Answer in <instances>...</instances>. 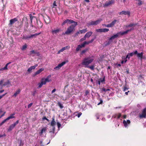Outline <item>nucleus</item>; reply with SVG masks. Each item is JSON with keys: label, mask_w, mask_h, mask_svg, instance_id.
Returning <instances> with one entry per match:
<instances>
[{"label": "nucleus", "mask_w": 146, "mask_h": 146, "mask_svg": "<svg viewBox=\"0 0 146 146\" xmlns=\"http://www.w3.org/2000/svg\"><path fill=\"white\" fill-rule=\"evenodd\" d=\"M73 23L74 24L71 25L68 28L67 30L64 33V35H69L75 31V28L77 25L78 23L77 22L74 21Z\"/></svg>", "instance_id": "f257e3e1"}, {"label": "nucleus", "mask_w": 146, "mask_h": 146, "mask_svg": "<svg viewBox=\"0 0 146 146\" xmlns=\"http://www.w3.org/2000/svg\"><path fill=\"white\" fill-rule=\"evenodd\" d=\"M51 76L49 75L47 76L46 78H42L41 79V82L40 83H38L39 88H41L43 85H45L46 82H49L51 81V80L49 79V78L51 77Z\"/></svg>", "instance_id": "f03ea898"}, {"label": "nucleus", "mask_w": 146, "mask_h": 146, "mask_svg": "<svg viewBox=\"0 0 146 146\" xmlns=\"http://www.w3.org/2000/svg\"><path fill=\"white\" fill-rule=\"evenodd\" d=\"M133 28H131L130 30H127L124 32H120L118 33L117 34L112 36L110 38V40H113L115 38H117L119 35H124L127 34L128 32L130 31L131 30L133 29Z\"/></svg>", "instance_id": "7ed1b4c3"}, {"label": "nucleus", "mask_w": 146, "mask_h": 146, "mask_svg": "<svg viewBox=\"0 0 146 146\" xmlns=\"http://www.w3.org/2000/svg\"><path fill=\"white\" fill-rule=\"evenodd\" d=\"M90 42V41H85L83 44L78 45L76 49V52H78L79 50H81L82 48L84 47L86 45L88 44Z\"/></svg>", "instance_id": "20e7f679"}, {"label": "nucleus", "mask_w": 146, "mask_h": 146, "mask_svg": "<svg viewBox=\"0 0 146 146\" xmlns=\"http://www.w3.org/2000/svg\"><path fill=\"white\" fill-rule=\"evenodd\" d=\"M91 63V59L87 58H85L84 59L82 64L83 65L88 66Z\"/></svg>", "instance_id": "39448f33"}, {"label": "nucleus", "mask_w": 146, "mask_h": 146, "mask_svg": "<svg viewBox=\"0 0 146 146\" xmlns=\"http://www.w3.org/2000/svg\"><path fill=\"white\" fill-rule=\"evenodd\" d=\"M41 16L43 17L44 21L46 24H48L50 23V19L49 17L47 16L46 14L43 15L41 14Z\"/></svg>", "instance_id": "423d86ee"}, {"label": "nucleus", "mask_w": 146, "mask_h": 146, "mask_svg": "<svg viewBox=\"0 0 146 146\" xmlns=\"http://www.w3.org/2000/svg\"><path fill=\"white\" fill-rule=\"evenodd\" d=\"M19 121L17 120L15 123L11 125L8 129V131H11L15 127L16 125L18 123Z\"/></svg>", "instance_id": "0eeeda50"}, {"label": "nucleus", "mask_w": 146, "mask_h": 146, "mask_svg": "<svg viewBox=\"0 0 146 146\" xmlns=\"http://www.w3.org/2000/svg\"><path fill=\"white\" fill-rule=\"evenodd\" d=\"M114 3V0H111L107 1L104 5V7H108Z\"/></svg>", "instance_id": "6e6552de"}, {"label": "nucleus", "mask_w": 146, "mask_h": 146, "mask_svg": "<svg viewBox=\"0 0 146 146\" xmlns=\"http://www.w3.org/2000/svg\"><path fill=\"white\" fill-rule=\"evenodd\" d=\"M117 20H115L112 21L110 23L107 25H104V26L107 27H113L116 23Z\"/></svg>", "instance_id": "1a4fd4ad"}, {"label": "nucleus", "mask_w": 146, "mask_h": 146, "mask_svg": "<svg viewBox=\"0 0 146 146\" xmlns=\"http://www.w3.org/2000/svg\"><path fill=\"white\" fill-rule=\"evenodd\" d=\"M74 21L71 19H67L66 20L64 21L62 23L61 25L62 26H63L66 23H69L70 24L74 23Z\"/></svg>", "instance_id": "9d476101"}, {"label": "nucleus", "mask_w": 146, "mask_h": 146, "mask_svg": "<svg viewBox=\"0 0 146 146\" xmlns=\"http://www.w3.org/2000/svg\"><path fill=\"white\" fill-rule=\"evenodd\" d=\"M36 25L38 29L41 28L43 26V23L40 20H38L36 19Z\"/></svg>", "instance_id": "9b49d317"}, {"label": "nucleus", "mask_w": 146, "mask_h": 146, "mask_svg": "<svg viewBox=\"0 0 146 146\" xmlns=\"http://www.w3.org/2000/svg\"><path fill=\"white\" fill-rule=\"evenodd\" d=\"M18 20L16 18H15L12 19L10 20V22L8 25L9 26H11L16 22Z\"/></svg>", "instance_id": "f8f14e48"}, {"label": "nucleus", "mask_w": 146, "mask_h": 146, "mask_svg": "<svg viewBox=\"0 0 146 146\" xmlns=\"http://www.w3.org/2000/svg\"><path fill=\"white\" fill-rule=\"evenodd\" d=\"M66 63V62L64 61L61 63L59 64L58 65L54 68V69L56 70L59 69L62 66H63Z\"/></svg>", "instance_id": "ddd939ff"}, {"label": "nucleus", "mask_w": 146, "mask_h": 146, "mask_svg": "<svg viewBox=\"0 0 146 146\" xmlns=\"http://www.w3.org/2000/svg\"><path fill=\"white\" fill-rule=\"evenodd\" d=\"M33 28L36 29V27L34 26L32 24H31V27L29 28V30L30 32L32 33H34L36 31V30H34L33 29Z\"/></svg>", "instance_id": "4468645a"}, {"label": "nucleus", "mask_w": 146, "mask_h": 146, "mask_svg": "<svg viewBox=\"0 0 146 146\" xmlns=\"http://www.w3.org/2000/svg\"><path fill=\"white\" fill-rule=\"evenodd\" d=\"M146 114V109H145L142 112L141 114L139 116L141 118L145 117Z\"/></svg>", "instance_id": "2eb2a0df"}, {"label": "nucleus", "mask_w": 146, "mask_h": 146, "mask_svg": "<svg viewBox=\"0 0 146 146\" xmlns=\"http://www.w3.org/2000/svg\"><path fill=\"white\" fill-rule=\"evenodd\" d=\"M44 70V68H42L40 69L39 70H38L35 73L34 76H36L37 75L39 74L40 72H41L42 71H43Z\"/></svg>", "instance_id": "dca6fc26"}, {"label": "nucleus", "mask_w": 146, "mask_h": 146, "mask_svg": "<svg viewBox=\"0 0 146 146\" xmlns=\"http://www.w3.org/2000/svg\"><path fill=\"white\" fill-rule=\"evenodd\" d=\"M123 124L125 127H127L128 125H129L130 123V121L129 120H127L126 121L124 120L123 122Z\"/></svg>", "instance_id": "f3484780"}, {"label": "nucleus", "mask_w": 146, "mask_h": 146, "mask_svg": "<svg viewBox=\"0 0 146 146\" xmlns=\"http://www.w3.org/2000/svg\"><path fill=\"white\" fill-rule=\"evenodd\" d=\"M64 10L61 7H60L58 8V9H56V11L59 14H62Z\"/></svg>", "instance_id": "a211bd4d"}, {"label": "nucleus", "mask_w": 146, "mask_h": 146, "mask_svg": "<svg viewBox=\"0 0 146 146\" xmlns=\"http://www.w3.org/2000/svg\"><path fill=\"white\" fill-rule=\"evenodd\" d=\"M60 31V29H56L52 30V31L51 32L52 34L53 35L54 34H56L57 33H58Z\"/></svg>", "instance_id": "6ab92c4d"}, {"label": "nucleus", "mask_w": 146, "mask_h": 146, "mask_svg": "<svg viewBox=\"0 0 146 146\" xmlns=\"http://www.w3.org/2000/svg\"><path fill=\"white\" fill-rule=\"evenodd\" d=\"M11 63V62H8V63H7L6 65H5V67H4L0 69V70L2 71L3 70H7L8 69L7 66L8 65L10 64Z\"/></svg>", "instance_id": "aec40b11"}, {"label": "nucleus", "mask_w": 146, "mask_h": 146, "mask_svg": "<svg viewBox=\"0 0 146 146\" xmlns=\"http://www.w3.org/2000/svg\"><path fill=\"white\" fill-rule=\"evenodd\" d=\"M30 38V35H27L26 34L24 33L22 39H29Z\"/></svg>", "instance_id": "412c9836"}, {"label": "nucleus", "mask_w": 146, "mask_h": 146, "mask_svg": "<svg viewBox=\"0 0 146 146\" xmlns=\"http://www.w3.org/2000/svg\"><path fill=\"white\" fill-rule=\"evenodd\" d=\"M119 15H128L129 16L130 15V12L128 11H123L120 13H119Z\"/></svg>", "instance_id": "4be33fe9"}, {"label": "nucleus", "mask_w": 146, "mask_h": 146, "mask_svg": "<svg viewBox=\"0 0 146 146\" xmlns=\"http://www.w3.org/2000/svg\"><path fill=\"white\" fill-rule=\"evenodd\" d=\"M52 120L51 122L50 125L54 127L56 125V122L55 121L54 117H53L52 118Z\"/></svg>", "instance_id": "5701e85b"}, {"label": "nucleus", "mask_w": 146, "mask_h": 146, "mask_svg": "<svg viewBox=\"0 0 146 146\" xmlns=\"http://www.w3.org/2000/svg\"><path fill=\"white\" fill-rule=\"evenodd\" d=\"M102 20H98L92 22V25H96L99 24Z\"/></svg>", "instance_id": "b1692460"}, {"label": "nucleus", "mask_w": 146, "mask_h": 146, "mask_svg": "<svg viewBox=\"0 0 146 146\" xmlns=\"http://www.w3.org/2000/svg\"><path fill=\"white\" fill-rule=\"evenodd\" d=\"M21 92V90L20 89H18L17 90L15 93L13 95V97H16L17 95L19 94Z\"/></svg>", "instance_id": "393cba45"}, {"label": "nucleus", "mask_w": 146, "mask_h": 146, "mask_svg": "<svg viewBox=\"0 0 146 146\" xmlns=\"http://www.w3.org/2000/svg\"><path fill=\"white\" fill-rule=\"evenodd\" d=\"M40 34H41V33H36L32 35H30V38H32L34 37H36L38 35Z\"/></svg>", "instance_id": "a878e982"}, {"label": "nucleus", "mask_w": 146, "mask_h": 146, "mask_svg": "<svg viewBox=\"0 0 146 146\" xmlns=\"http://www.w3.org/2000/svg\"><path fill=\"white\" fill-rule=\"evenodd\" d=\"M46 127H44L42 129L40 132L39 133V134H40V135H42V133H43L45 132V131H46Z\"/></svg>", "instance_id": "bb28decb"}, {"label": "nucleus", "mask_w": 146, "mask_h": 146, "mask_svg": "<svg viewBox=\"0 0 146 146\" xmlns=\"http://www.w3.org/2000/svg\"><path fill=\"white\" fill-rule=\"evenodd\" d=\"M143 52L137 54V57L138 58H139L141 59H142L143 57Z\"/></svg>", "instance_id": "cd10ccee"}, {"label": "nucleus", "mask_w": 146, "mask_h": 146, "mask_svg": "<svg viewBox=\"0 0 146 146\" xmlns=\"http://www.w3.org/2000/svg\"><path fill=\"white\" fill-rule=\"evenodd\" d=\"M9 84H10V85H11V84L10 83V82L9 80H7V81L6 82H5L4 84H3L2 86H5L7 85H8Z\"/></svg>", "instance_id": "c85d7f7f"}, {"label": "nucleus", "mask_w": 146, "mask_h": 146, "mask_svg": "<svg viewBox=\"0 0 146 146\" xmlns=\"http://www.w3.org/2000/svg\"><path fill=\"white\" fill-rule=\"evenodd\" d=\"M91 35V33L90 32H89L87 33L84 36L86 38L89 37Z\"/></svg>", "instance_id": "c756f323"}, {"label": "nucleus", "mask_w": 146, "mask_h": 146, "mask_svg": "<svg viewBox=\"0 0 146 146\" xmlns=\"http://www.w3.org/2000/svg\"><path fill=\"white\" fill-rule=\"evenodd\" d=\"M79 31L81 34H82L83 33H85L87 31V30L86 29H84L82 30H79Z\"/></svg>", "instance_id": "7c9ffc66"}, {"label": "nucleus", "mask_w": 146, "mask_h": 146, "mask_svg": "<svg viewBox=\"0 0 146 146\" xmlns=\"http://www.w3.org/2000/svg\"><path fill=\"white\" fill-rule=\"evenodd\" d=\"M28 27V23L26 22L25 24L24 30L25 31H26Z\"/></svg>", "instance_id": "2f4dec72"}, {"label": "nucleus", "mask_w": 146, "mask_h": 146, "mask_svg": "<svg viewBox=\"0 0 146 146\" xmlns=\"http://www.w3.org/2000/svg\"><path fill=\"white\" fill-rule=\"evenodd\" d=\"M15 113H13V114H11V115L10 116L7 118L8 119V120H9L10 119H13V118H14L15 117V116H13L14 115H15Z\"/></svg>", "instance_id": "473e14b6"}, {"label": "nucleus", "mask_w": 146, "mask_h": 146, "mask_svg": "<svg viewBox=\"0 0 146 146\" xmlns=\"http://www.w3.org/2000/svg\"><path fill=\"white\" fill-rule=\"evenodd\" d=\"M58 106L60 107V109H62L64 108L63 104L60 102H58L57 103Z\"/></svg>", "instance_id": "72a5a7b5"}, {"label": "nucleus", "mask_w": 146, "mask_h": 146, "mask_svg": "<svg viewBox=\"0 0 146 146\" xmlns=\"http://www.w3.org/2000/svg\"><path fill=\"white\" fill-rule=\"evenodd\" d=\"M70 94L69 92H67L66 94V96L65 97V100H66L69 98L70 96Z\"/></svg>", "instance_id": "f704fd0d"}, {"label": "nucleus", "mask_w": 146, "mask_h": 146, "mask_svg": "<svg viewBox=\"0 0 146 146\" xmlns=\"http://www.w3.org/2000/svg\"><path fill=\"white\" fill-rule=\"evenodd\" d=\"M104 81L105 80L104 78L103 79H100L98 81L99 84H100V83H103L104 82Z\"/></svg>", "instance_id": "c9c22d12"}, {"label": "nucleus", "mask_w": 146, "mask_h": 146, "mask_svg": "<svg viewBox=\"0 0 146 146\" xmlns=\"http://www.w3.org/2000/svg\"><path fill=\"white\" fill-rule=\"evenodd\" d=\"M27 47V45L26 44H25V45L23 46L22 48H21V49L23 50H24L26 49Z\"/></svg>", "instance_id": "e433bc0d"}, {"label": "nucleus", "mask_w": 146, "mask_h": 146, "mask_svg": "<svg viewBox=\"0 0 146 146\" xmlns=\"http://www.w3.org/2000/svg\"><path fill=\"white\" fill-rule=\"evenodd\" d=\"M29 16H30L31 21V24H32V20L34 18H35V17L34 16H32V15L31 14L29 15Z\"/></svg>", "instance_id": "4c0bfd02"}, {"label": "nucleus", "mask_w": 146, "mask_h": 146, "mask_svg": "<svg viewBox=\"0 0 146 146\" xmlns=\"http://www.w3.org/2000/svg\"><path fill=\"white\" fill-rule=\"evenodd\" d=\"M80 33V32L79 31H77L76 32V33L73 36V37H76L78 35V34Z\"/></svg>", "instance_id": "58836bf2"}, {"label": "nucleus", "mask_w": 146, "mask_h": 146, "mask_svg": "<svg viewBox=\"0 0 146 146\" xmlns=\"http://www.w3.org/2000/svg\"><path fill=\"white\" fill-rule=\"evenodd\" d=\"M8 120L7 118L6 119H5L0 124V126H1L2 125L3 123H5L7 120Z\"/></svg>", "instance_id": "ea45409f"}, {"label": "nucleus", "mask_w": 146, "mask_h": 146, "mask_svg": "<svg viewBox=\"0 0 146 146\" xmlns=\"http://www.w3.org/2000/svg\"><path fill=\"white\" fill-rule=\"evenodd\" d=\"M8 120L7 118L6 119H5L0 124V126H1L2 125L3 123H5L7 120Z\"/></svg>", "instance_id": "a19ab883"}, {"label": "nucleus", "mask_w": 146, "mask_h": 146, "mask_svg": "<svg viewBox=\"0 0 146 146\" xmlns=\"http://www.w3.org/2000/svg\"><path fill=\"white\" fill-rule=\"evenodd\" d=\"M87 49H84L83 50H82L81 52V53H80V54L81 55H82L84 53H85L86 52V51H87Z\"/></svg>", "instance_id": "79ce46f5"}, {"label": "nucleus", "mask_w": 146, "mask_h": 146, "mask_svg": "<svg viewBox=\"0 0 146 146\" xmlns=\"http://www.w3.org/2000/svg\"><path fill=\"white\" fill-rule=\"evenodd\" d=\"M38 66L37 64H36L34 66H31L30 67L32 70H34L35 69L36 67Z\"/></svg>", "instance_id": "37998d69"}, {"label": "nucleus", "mask_w": 146, "mask_h": 146, "mask_svg": "<svg viewBox=\"0 0 146 146\" xmlns=\"http://www.w3.org/2000/svg\"><path fill=\"white\" fill-rule=\"evenodd\" d=\"M70 48V46H68L62 48L64 50L67 49H69Z\"/></svg>", "instance_id": "c03bdc74"}, {"label": "nucleus", "mask_w": 146, "mask_h": 146, "mask_svg": "<svg viewBox=\"0 0 146 146\" xmlns=\"http://www.w3.org/2000/svg\"><path fill=\"white\" fill-rule=\"evenodd\" d=\"M109 31V29H103V32H106Z\"/></svg>", "instance_id": "a18cd8bd"}, {"label": "nucleus", "mask_w": 146, "mask_h": 146, "mask_svg": "<svg viewBox=\"0 0 146 146\" xmlns=\"http://www.w3.org/2000/svg\"><path fill=\"white\" fill-rule=\"evenodd\" d=\"M96 31L99 32H103V29H97L96 30Z\"/></svg>", "instance_id": "49530a36"}, {"label": "nucleus", "mask_w": 146, "mask_h": 146, "mask_svg": "<svg viewBox=\"0 0 146 146\" xmlns=\"http://www.w3.org/2000/svg\"><path fill=\"white\" fill-rule=\"evenodd\" d=\"M36 53L34 50H33L30 52V55H32L33 54H36Z\"/></svg>", "instance_id": "de8ad7c7"}, {"label": "nucleus", "mask_w": 146, "mask_h": 146, "mask_svg": "<svg viewBox=\"0 0 146 146\" xmlns=\"http://www.w3.org/2000/svg\"><path fill=\"white\" fill-rule=\"evenodd\" d=\"M86 37H85V36H84L83 38H81L80 40V42H82L84 40H85L86 39Z\"/></svg>", "instance_id": "09e8293b"}, {"label": "nucleus", "mask_w": 146, "mask_h": 146, "mask_svg": "<svg viewBox=\"0 0 146 146\" xmlns=\"http://www.w3.org/2000/svg\"><path fill=\"white\" fill-rule=\"evenodd\" d=\"M121 114L120 113H119L118 114H116L115 115V116L114 117H116L117 116V118H119L121 116Z\"/></svg>", "instance_id": "8fccbe9b"}, {"label": "nucleus", "mask_w": 146, "mask_h": 146, "mask_svg": "<svg viewBox=\"0 0 146 146\" xmlns=\"http://www.w3.org/2000/svg\"><path fill=\"white\" fill-rule=\"evenodd\" d=\"M89 92H90L89 91H88V90H86L85 92L84 96H86L88 94H89Z\"/></svg>", "instance_id": "3c124183"}, {"label": "nucleus", "mask_w": 146, "mask_h": 146, "mask_svg": "<svg viewBox=\"0 0 146 146\" xmlns=\"http://www.w3.org/2000/svg\"><path fill=\"white\" fill-rule=\"evenodd\" d=\"M64 50L62 48L58 52L57 54H60V52H63Z\"/></svg>", "instance_id": "603ef678"}, {"label": "nucleus", "mask_w": 146, "mask_h": 146, "mask_svg": "<svg viewBox=\"0 0 146 146\" xmlns=\"http://www.w3.org/2000/svg\"><path fill=\"white\" fill-rule=\"evenodd\" d=\"M42 119L43 120H47L49 122V120L47 118H46V116H44L43 118H42Z\"/></svg>", "instance_id": "864d4df0"}, {"label": "nucleus", "mask_w": 146, "mask_h": 146, "mask_svg": "<svg viewBox=\"0 0 146 146\" xmlns=\"http://www.w3.org/2000/svg\"><path fill=\"white\" fill-rule=\"evenodd\" d=\"M55 6H57L56 3V1H54L53 3V6L52 7H54Z\"/></svg>", "instance_id": "5fc2aeb1"}, {"label": "nucleus", "mask_w": 146, "mask_h": 146, "mask_svg": "<svg viewBox=\"0 0 146 146\" xmlns=\"http://www.w3.org/2000/svg\"><path fill=\"white\" fill-rule=\"evenodd\" d=\"M102 90H103L104 92H106L107 91L110 90V89H105V88H102Z\"/></svg>", "instance_id": "6e6d98bb"}, {"label": "nucleus", "mask_w": 146, "mask_h": 146, "mask_svg": "<svg viewBox=\"0 0 146 146\" xmlns=\"http://www.w3.org/2000/svg\"><path fill=\"white\" fill-rule=\"evenodd\" d=\"M82 113L81 112H79L78 113L77 115V117H79L80 116L82 115Z\"/></svg>", "instance_id": "4d7b16f0"}, {"label": "nucleus", "mask_w": 146, "mask_h": 146, "mask_svg": "<svg viewBox=\"0 0 146 146\" xmlns=\"http://www.w3.org/2000/svg\"><path fill=\"white\" fill-rule=\"evenodd\" d=\"M33 104V103H31L30 104H29L28 105V108H30L32 106V105Z\"/></svg>", "instance_id": "13d9d810"}, {"label": "nucleus", "mask_w": 146, "mask_h": 146, "mask_svg": "<svg viewBox=\"0 0 146 146\" xmlns=\"http://www.w3.org/2000/svg\"><path fill=\"white\" fill-rule=\"evenodd\" d=\"M57 126H58V128H60V127L61 126V124L59 122H57Z\"/></svg>", "instance_id": "bf43d9fd"}, {"label": "nucleus", "mask_w": 146, "mask_h": 146, "mask_svg": "<svg viewBox=\"0 0 146 146\" xmlns=\"http://www.w3.org/2000/svg\"><path fill=\"white\" fill-rule=\"evenodd\" d=\"M4 79H2L0 81V85H2V83L3 82V81H4Z\"/></svg>", "instance_id": "052dcab7"}, {"label": "nucleus", "mask_w": 146, "mask_h": 146, "mask_svg": "<svg viewBox=\"0 0 146 146\" xmlns=\"http://www.w3.org/2000/svg\"><path fill=\"white\" fill-rule=\"evenodd\" d=\"M6 93L4 94H3L2 95L0 96V99H1L3 96H5V95L6 94Z\"/></svg>", "instance_id": "680f3d73"}, {"label": "nucleus", "mask_w": 146, "mask_h": 146, "mask_svg": "<svg viewBox=\"0 0 146 146\" xmlns=\"http://www.w3.org/2000/svg\"><path fill=\"white\" fill-rule=\"evenodd\" d=\"M128 54L129 56H133V54H134V53L133 52H132L129 53Z\"/></svg>", "instance_id": "e2e57ef3"}, {"label": "nucleus", "mask_w": 146, "mask_h": 146, "mask_svg": "<svg viewBox=\"0 0 146 146\" xmlns=\"http://www.w3.org/2000/svg\"><path fill=\"white\" fill-rule=\"evenodd\" d=\"M128 88H127L126 87H125L124 88H123V91H126L127 90H128Z\"/></svg>", "instance_id": "0e129e2a"}, {"label": "nucleus", "mask_w": 146, "mask_h": 146, "mask_svg": "<svg viewBox=\"0 0 146 146\" xmlns=\"http://www.w3.org/2000/svg\"><path fill=\"white\" fill-rule=\"evenodd\" d=\"M32 69L30 67L27 70V71L29 72H31V71Z\"/></svg>", "instance_id": "69168bd1"}, {"label": "nucleus", "mask_w": 146, "mask_h": 146, "mask_svg": "<svg viewBox=\"0 0 146 146\" xmlns=\"http://www.w3.org/2000/svg\"><path fill=\"white\" fill-rule=\"evenodd\" d=\"M123 59H124V62L125 63L127 61V60L126 59L127 58H125V57H123L122 58Z\"/></svg>", "instance_id": "338daca9"}, {"label": "nucleus", "mask_w": 146, "mask_h": 146, "mask_svg": "<svg viewBox=\"0 0 146 146\" xmlns=\"http://www.w3.org/2000/svg\"><path fill=\"white\" fill-rule=\"evenodd\" d=\"M56 90V89H53L52 91V92H51V93L52 94L53 93H54V92H55Z\"/></svg>", "instance_id": "774afa93"}]
</instances>
